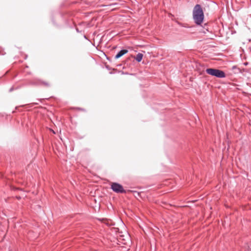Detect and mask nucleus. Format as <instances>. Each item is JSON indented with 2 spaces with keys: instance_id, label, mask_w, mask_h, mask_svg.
I'll return each mask as SVG.
<instances>
[{
  "instance_id": "nucleus-1",
  "label": "nucleus",
  "mask_w": 251,
  "mask_h": 251,
  "mask_svg": "<svg viewBox=\"0 0 251 251\" xmlns=\"http://www.w3.org/2000/svg\"><path fill=\"white\" fill-rule=\"evenodd\" d=\"M193 18L197 25H200L203 19L204 15L202 9L200 4H196L193 10Z\"/></svg>"
},
{
  "instance_id": "nucleus-2",
  "label": "nucleus",
  "mask_w": 251,
  "mask_h": 251,
  "mask_svg": "<svg viewBox=\"0 0 251 251\" xmlns=\"http://www.w3.org/2000/svg\"><path fill=\"white\" fill-rule=\"evenodd\" d=\"M206 72L209 75L215 76L219 78H223L226 76L225 74L223 71L216 69H207Z\"/></svg>"
},
{
  "instance_id": "nucleus-3",
  "label": "nucleus",
  "mask_w": 251,
  "mask_h": 251,
  "mask_svg": "<svg viewBox=\"0 0 251 251\" xmlns=\"http://www.w3.org/2000/svg\"><path fill=\"white\" fill-rule=\"evenodd\" d=\"M111 188L114 192L117 193H126V191L124 189L123 186L116 182L112 183L111 185Z\"/></svg>"
},
{
  "instance_id": "nucleus-4",
  "label": "nucleus",
  "mask_w": 251,
  "mask_h": 251,
  "mask_svg": "<svg viewBox=\"0 0 251 251\" xmlns=\"http://www.w3.org/2000/svg\"><path fill=\"white\" fill-rule=\"evenodd\" d=\"M128 52V50H120L115 56V58L118 59L121 56H122L123 55L125 54Z\"/></svg>"
},
{
  "instance_id": "nucleus-5",
  "label": "nucleus",
  "mask_w": 251,
  "mask_h": 251,
  "mask_svg": "<svg viewBox=\"0 0 251 251\" xmlns=\"http://www.w3.org/2000/svg\"><path fill=\"white\" fill-rule=\"evenodd\" d=\"M143 54H142L141 53H138L137 54L136 56L135 57V59H136V60L137 62H139L142 60V59L143 58Z\"/></svg>"
},
{
  "instance_id": "nucleus-6",
  "label": "nucleus",
  "mask_w": 251,
  "mask_h": 251,
  "mask_svg": "<svg viewBox=\"0 0 251 251\" xmlns=\"http://www.w3.org/2000/svg\"><path fill=\"white\" fill-rule=\"evenodd\" d=\"M104 223L107 226H110L112 225L111 221L108 220H105Z\"/></svg>"
},
{
  "instance_id": "nucleus-7",
  "label": "nucleus",
  "mask_w": 251,
  "mask_h": 251,
  "mask_svg": "<svg viewBox=\"0 0 251 251\" xmlns=\"http://www.w3.org/2000/svg\"><path fill=\"white\" fill-rule=\"evenodd\" d=\"M207 25L206 24H205V26ZM205 29H206L207 31H209V32H212L213 31V28L212 27H207V28H206L205 27Z\"/></svg>"
},
{
  "instance_id": "nucleus-8",
  "label": "nucleus",
  "mask_w": 251,
  "mask_h": 251,
  "mask_svg": "<svg viewBox=\"0 0 251 251\" xmlns=\"http://www.w3.org/2000/svg\"><path fill=\"white\" fill-rule=\"evenodd\" d=\"M246 251H251V245L248 246V248L246 249Z\"/></svg>"
},
{
  "instance_id": "nucleus-9",
  "label": "nucleus",
  "mask_w": 251,
  "mask_h": 251,
  "mask_svg": "<svg viewBox=\"0 0 251 251\" xmlns=\"http://www.w3.org/2000/svg\"><path fill=\"white\" fill-rule=\"evenodd\" d=\"M209 4H211L212 6H213V7H215L216 6V5L214 3H213V2H209Z\"/></svg>"
},
{
  "instance_id": "nucleus-10",
  "label": "nucleus",
  "mask_w": 251,
  "mask_h": 251,
  "mask_svg": "<svg viewBox=\"0 0 251 251\" xmlns=\"http://www.w3.org/2000/svg\"><path fill=\"white\" fill-rule=\"evenodd\" d=\"M44 84L46 85V86H49V84L48 83H45V82L44 83Z\"/></svg>"
},
{
  "instance_id": "nucleus-11",
  "label": "nucleus",
  "mask_w": 251,
  "mask_h": 251,
  "mask_svg": "<svg viewBox=\"0 0 251 251\" xmlns=\"http://www.w3.org/2000/svg\"><path fill=\"white\" fill-rule=\"evenodd\" d=\"M206 5H207V7H209V3H206ZM204 5H206V4H204Z\"/></svg>"
},
{
  "instance_id": "nucleus-12",
  "label": "nucleus",
  "mask_w": 251,
  "mask_h": 251,
  "mask_svg": "<svg viewBox=\"0 0 251 251\" xmlns=\"http://www.w3.org/2000/svg\"><path fill=\"white\" fill-rule=\"evenodd\" d=\"M52 132H53V133H55V132H54V131H53V130H52Z\"/></svg>"
}]
</instances>
